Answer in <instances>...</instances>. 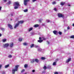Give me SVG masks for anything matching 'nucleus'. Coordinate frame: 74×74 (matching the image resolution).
Masks as SVG:
<instances>
[{
	"mask_svg": "<svg viewBox=\"0 0 74 74\" xmlns=\"http://www.w3.org/2000/svg\"><path fill=\"white\" fill-rule=\"evenodd\" d=\"M30 1V0H24V4L25 5H27V2Z\"/></svg>",
	"mask_w": 74,
	"mask_h": 74,
	"instance_id": "4",
	"label": "nucleus"
},
{
	"mask_svg": "<svg viewBox=\"0 0 74 74\" xmlns=\"http://www.w3.org/2000/svg\"><path fill=\"white\" fill-rule=\"evenodd\" d=\"M56 62H54L53 63V65L54 66H56Z\"/></svg>",
	"mask_w": 74,
	"mask_h": 74,
	"instance_id": "18",
	"label": "nucleus"
},
{
	"mask_svg": "<svg viewBox=\"0 0 74 74\" xmlns=\"http://www.w3.org/2000/svg\"><path fill=\"white\" fill-rule=\"evenodd\" d=\"M36 0H33L32 1L33 2H34V1H36Z\"/></svg>",
	"mask_w": 74,
	"mask_h": 74,
	"instance_id": "46",
	"label": "nucleus"
},
{
	"mask_svg": "<svg viewBox=\"0 0 74 74\" xmlns=\"http://www.w3.org/2000/svg\"><path fill=\"white\" fill-rule=\"evenodd\" d=\"M71 60V58H69L68 59V60H67L66 61V63H68V62H70V61Z\"/></svg>",
	"mask_w": 74,
	"mask_h": 74,
	"instance_id": "12",
	"label": "nucleus"
},
{
	"mask_svg": "<svg viewBox=\"0 0 74 74\" xmlns=\"http://www.w3.org/2000/svg\"><path fill=\"white\" fill-rule=\"evenodd\" d=\"M25 71V69H23V70H22V71H21V72L22 73H23V72H24V71Z\"/></svg>",
	"mask_w": 74,
	"mask_h": 74,
	"instance_id": "28",
	"label": "nucleus"
},
{
	"mask_svg": "<svg viewBox=\"0 0 74 74\" xmlns=\"http://www.w3.org/2000/svg\"><path fill=\"white\" fill-rule=\"evenodd\" d=\"M71 38H74V35H72L70 37Z\"/></svg>",
	"mask_w": 74,
	"mask_h": 74,
	"instance_id": "22",
	"label": "nucleus"
},
{
	"mask_svg": "<svg viewBox=\"0 0 74 74\" xmlns=\"http://www.w3.org/2000/svg\"><path fill=\"white\" fill-rule=\"evenodd\" d=\"M8 58H12V56L11 55H10L8 56Z\"/></svg>",
	"mask_w": 74,
	"mask_h": 74,
	"instance_id": "32",
	"label": "nucleus"
},
{
	"mask_svg": "<svg viewBox=\"0 0 74 74\" xmlns=\"http://www.w3.org/2000/svg\"><path fill=\"white\" fill-rule=\"evenodd\" d=\"M57 32H58V31H56V30H54L53 31V33H54V34H55V35H57Z\"/></svg>",
	"mask_w": 74,
	"mask_h": 74,
	"instance_id": "11",
	"label": "nucleus"
},
{
	"mask_svg": "<svg viewBox=\"0 0 74 74\" xmlns=\"http://www.w3.org/2000/svg\"><path fill=\"white\" fill-rule=\"evenodd\" d=\"M68 6H71V5H69Z\"/></svg>",
	"mask_w": 74,
	"mask_h": 74,
	"instance_id": "52",
	"label": "nucleus"
},
{
	"mask_svg": "<svg viewBox=\"0 0 74 74\" xmlns=\"http://www.w3.org/2000/svg\"><path fill=\"white\" fill-rule=\"evenodd\" d=\"M67 28L68 30H69L70 29V27L69 26Z\"/></svg>",
	"mask_w": 74,
	"mask_h": 74,
	"instance_id": "40",
	"label": "nucleus"
},
{
	"mask_svg": "<svg viewBox=\"0 0 74 74\" xmlns=\"http://www.w3.org/2000/svg\"><path fill=\"white\" fill-rule=\"evenodd\" d=\"M5 29L4 28H1V30H5Z\"/></svg>",
	"mask_w": 74,
	"mask_h": 74,
	"instance_id": "35",
	"label": "nucleus"
},
{
	"mask_svg": "<svg viewBox=\"0 0 74 74\" xmlns=\"http://www.w3.org/2000/svg\"><path fill=\"white\" fill-rule=\"evenodd\" d=\"M1 10V7H0V11Z\"/></svg>",
	"mask_w": 74,
	"mask_h": 74,
	"instance_id": "49",
	"label": "nucleus"
},
{
	"mask_svg": "<svg viewBox=\"0 0 74 74\" xmlns=\"http://www.w3.org/2000/svg\"><path fill=\"white\" fill-rule=\"evenodd\" d=\"M54 11H57V10L56 9V8H54Z\"/></svg>",
	"mask_w": 74,
	"mask_h": 74,
	"instance_id": "34",
	"label": "nucleus"
},
{
	"mask_svg": "<svg viewBox=\"0 0 74 74\" xmlns=\"http://www.w3.org/2000/svg\"><path fill=\"white\" fill-rule=\"evenodd\" d=\"M33 30V28L32 27H31L30 28H29L28 31L29 32H30L31 30Z\"/></svg>",
	"mask_w": 74,
	"mask_h": 74,
	"instance_id": "17",
	"label": "nucleus"
},
{
	"mask_svg": "<svg viewBox=\"0 0 74 74\" xmlns=\"http://www.w3.org/2000/svg\"><path fill=\"white\" fill-rule=\"evenodd\" d=\"M27 9H26L24 10V12H27Z\"/></svg>",
	"mask_w": 74,
	"mask_h": 74,
	"instance_id": "36",
	"label": "nucleus"
},
{
	"mask_svg": "<svg viewBox=\"0 0 74 74\" xmlns=\"http://www.w3.org/2000/svg\"><path fill=\"white\" fill-rule=\"evenodd\" d=\"M14 6H18V7H20V6H21V5L19 4V2L17 1L14 2Z\"/></svg>",
	"mask_w": 74,
	"mask_h": 74,
	"instance_id": "2",
	"label": "nucleus"
},
{
	"mask_svg": "<svg viewBox=\"0 0 74 74\" xmlns=\"http://www.w3.org/2000/svg\"><path fill=\"white\" fill-rule=\"evenodd\" d=\"M43 69L44 70H46V69H48V68H47L46 66H44V67H43Z\"/></svg>",
	"mask_w": 74,
	"mask_h": 74,
	"instance_id": "20",
	"label": "nucleus"
},
{
	"mask_svg": "<svg viewBox=\"0 0 74 74\" xmlns=\"http://www.w3.org/2000/svg\"><path fill=\"white\" fill-rule=\"evenodd\" d=\"M14 45V43L12 42L10 44V47L11 48H12L13 46Z\"/></svg>",
	"mask_w": 74,
	"mask_h": 74,
	"instance_id": "10",
	"label": "nucleus"
},
{
	"mask_svg": "<svg viewBox=\"0 0 74 74\" xmlns=\"http://www.w3.org/2000/svg\"><path fill=\"white\" fill-rule=\"evenodd\" d=\"M8 4H11V1H9L8 3Z\"/></svg>",
	"mask_w": 74,
	"mask_h": 74,
	"instance_id": "39",
	"label": "nucleus"
},
{
	"mask_svg": "<svg viewBox=\"0 0 74 74\" xmlns=\"http://www.w3.org/2000/svg\"><path fill=\"white\" fill-rule=\"evenodd\" d=\"M19 67V65H16L15 66V69H13L12 70V73L13 74H15V71H18V67Z\"/></svg>",
	"mask_w": 74,
	"mask_h": 74,
	"instance_id": "1",
	"label": "nucleus"
},
{
	"mask_svg": "<svg viewBox=\"0 0 74 74\" xmlns=\"http://www.w3.org/2000/svg\"><path fill=\"white\" fill-rule=\"evenodd\" d=\"M9 46V44L8 43H6L4 45H3V47L4 48H7V47H8Z\"/></svg>",
	"mask_w": 74,
	"mask_h": 74,
	"instance_id": "5",
	"label": "nucleus"
},
{
	"mask_svg": "<svg viewBox=\"0 0 74 74\" xmlns=\"http://www.w3.org/2000/svg\"><path fill=\"white\" fill-rule=\"evenodd\" d=\"M58 0L59 1V0Z\"/></svg>",
	"mask_w": 74,
	"mask_h": 74,
	"instance_id": "54",
	"label": "nucleus"
},
{
	"mask_svg": "<svg viewBox=\"0 0 74 74\" xmlns=\"http://www.w3.org/2000/svg\"><path fill=\"white\" fill-rule=\"evenodd\" d=\"M7 1V0H3V1L5 2H6Z\"/></svg>",
	"mask_w": 74,
	"mask_h": 74,
	"instance_id": "41",
	"label": "nucleus"
},
{
	"mask_svg": "<svg viewBox=\"0 0 74 74\" xmlns=\"http://www.w3.org/2000/svg\"><path fill=\"white\" fill-rule=\"evenodd\" d=\"M34 62H35V60H33L31 61V63H34Z\"/></svg>",
	"mask_w": 74,
	"mask_h": 74,
	"instance_id": "30",
	"label": "nucleus"
},
{
	"mask_svg": "<svg viewBox=\"0 0 74 74\" xmlns=\"http://www.w3.org/2000/svg\"><path fill=\"white\" fill-rule=\"evenodd\" d=\"M5 72H2V74H5Z\"/></svg>",
	"mask_w": 74,
	"mask_h": 74,
	"instance_id": "42",
	"label": "nucleus"
},
{
	"mask_svg": "<svg viewBox=\"0 0 74 74\" xmlns=\"http://www.w3.org/2000/svg\"><path fill=\"white\" fill-rule=\"evenodd\" d=\"M42 39V38H41V37H40L39 38V40H41Z\"/></svg>",
	"mask_w": 74,
	"mask_h": 74,
	"instance_id": "38",
	"label": "nucleus"
},
{
	"mask_svg": "<svg viewBox=\"0 0 74 74\" xmlns=\"http://www.w3.org/2000/svg\"><path fill=\"white\" fill-rule=\"evenodd\" d=\"M46 59V58H45V57H41V59H42V60H45Z\"/></svg>",
	"mask_w": 74,
	"mask_h": 74,
	"instance_id": "19",
	"label": "nucleus"
},
{
	"mask_svg": "<svg viewBox=\"0 0 74 74\" xmlns=\"http://www.w3.org/2000/svg\"><path fill=\"white\" fill-rule=\"evenodd\" d=\"M1 34H0V37H1Z\"/></svg>",
	"mask_w": 74,
	"mask_h": 74,
	"instance_id": "51",
	"label": "nucleus"
},
{
	"mask_svg": "<svg viewBox=\"0 0 74 74\" xmlns=\"http://www.w3.org/2000/svg\"><path fill=\"white\" fill-rule=\"evenodd\" d=\"M1 67H2V65H0V69L1 68Z\"/></svg>",
	"mask_w": 74,
	"mask_h": 74,
	"instance_id": "45",
	"label": "nucleus"
},
{
	"mask_svg": "<svg viewBox=\"0 0 74 74\" xmlns=\"http://www.w3.org/2000/svg\"><path fill=\"white\" fill-rule=\"evenodd\" d=\"M35 48H38V45H36L35 46Z\"/></svg>",
	"mask_w": 74,
	"mask_h": 74,
	"instance_id": "44",
	"label": "nucleus"
},
{
	"mask_svg": "<svg viewBox=\"0 0 74 74\" xmlns=\"http://www.w3.org/2000/svg\"><path fill=\"white\" fill-rule=\"evenodd\" d=\"M8 27H9L10 29H13L12 26L10 24H8Z\"/></svg>",
	"mask_w": 74,
	"mask_h": 74,
	"instance_id": "7",
	"label": "nucleus"
},
{
	"mask_svg": "<svg viewBox=\"0 0 74 74\" xmlns=\"http://www.w3.org/2000/svg\"><path fill=\"white\" fill-rule=\"evenodd\" d=\"M47 43L48 44H50V43L49 42V41H47Z\"/></svg>",
	"mask_w": 74,
	"mask_h": 74,
	"instance_id": "48",
	"label": "nucleus"
},
{
	"mask_svg": "<svg viewBox=\"0 0 74 74\" xmlns=\"http://www.w3.org/2000/svg\"><path fill=\"white\" fill-rule=\"evenodd\" d=\"M38 26H39V25L38 24H36L34 25V27H38Z\"/></svg>",
	"mask_w": 74,
	"mask_h": 74,
	"instance_id": "14",
	"label": "nucleus"
},
{
	"mask_svg": "<svg viewBox=\"0 0 74 74\" xmlns=\"http://www.w3.org/2000/svg\"><path fill=\"white\" fill-rule=\"evenodd\" d=\"M38 42H40V43L41 42H42V41H43V40H38Z\"/></svg>",
	"mask_w": 74,
	"mask_h": 74,
	"instance_id": "16",
	"label": "nucleus"
},
{
	"mask_svg": "<svg viewBox=\"0 0 74 74\" xmlns=\"http://www.w3.org/2000/svg\"><path fill=\"white\" fill-rule=\"evenodd\" d=\"M3 42H5L6 41V39H4L3 40Z\"/></svg>",
	"mask_w": 74,
	"mask_h": 74,
	"instance_id": "29",
	"label": "nucleus"
},
{
	"mask_svg": "<svg viewBox=\"0 0 74 74\" xmlns=\"http://www.w3.org/2000/svg\"><path fill=\"white\" fill-rule=\"evenodd\" d=\"M22 40H23V39L21 38H19L18 39V40L19 41L21 42L22 41Z\"/></svg>",
	"mask_w": 74,
	"mask_h": 74,
	"instance_id": "23",
	"label": "nucleus"
},
{
	"mask_svg": "<svg viewBox=\"0 0 74 74\" xmlns=\"http://www.w3.org/2000/svg\"><path fill=\"white\" fill-rule=\"evenodd\" d=\"M32 72H33V73H34V72H35V70H32Z\"/></svg>",
	"mask_w": 74,
	"mask_h": 74,
	"instance_id": "43",
	"label": "nucleus"
},
{
	"mask_svg": "<svg viewBox=\"0 0 74 74\" xmlns=\"http://www.w3.org/2000/svg\"><path fill=\"white\" fill-rule=\"evenodd\" d=\"M35 62H36V63H38L39 62V60L37 59H35Z\"/></svg>",
	"mask_w": 74,
	"mask_h": 74,
	"instance_id": "13",
	"label": "nucleus"
},
{
	"mask_svg": "<svg viewBox=\"0 0 74 74\" xmlns=\"http://www.w3.org/2000/svg\"><path fill=\"white\" fill-rule=\"evenodd\" d=\"M65 3H66L65 2H61L60 3V5H61L63 6V5H64Z\"/></svg>",
	"mask_w": 74,
	"mask_h": 74,
	"instance_id": "9",
	"label": "nucleus"
},
{
	"mask_svg": "<svg viewBox=\"0 0 74 74\" xmlns=\"http://www.w3.org/2000/svg\"><path fill=\"white\" fill-rule=\"evenodd\" d=\"M23 45H27V43L25 42L23 43Z\"/></svg>",
	"mask_w": 74,
	"mask_h": 74,
	"instance_id": "27",
	"label": "nucleus"
},
{
	"mask_svg": "<svg viewBox=\"0 0 74 74\" xmlns=\"http://www.w3.org/2000/svg\"><path fill=\"white\" fill-rule=\"evenodd\" d=\"M42 38L43 40H46V38H44V37H42Z\"/></svg>",
	"mask_w": 74,
	"mask_h": 74,
	"instance_id": "31",
	"label": "nucleus"
},
{
	"mask_svg": "<svg viewBox=\"0 0 74 74\" xmlns=\"http://www.w3.org/2000/svg\"><path fill=\"white\" fill-rule=\"evenodd\" d=\"M19 24L18 23H16L14 27V29H16L19 26Z\"/></svg>",
	"mask_w": 74,
	"mask_h": 74,
	"instance_id": "6",
	"label": "nucleus"
},
{
	"mask_svg": "<svg viewBox=\"0 0 74 74\" xmlns=\"http://www.w3.org/2000/svg\"><path fill=\"white\" fill-rule=\"evenodd\" d=\"M58 33V34H60V35H62V32H59Z\"/></svg>",
	"mask_w": 74,
	"mask_h": 74,
	"instance_id": "25",
	"label": "nucleus"
},
{
	"mask_svg": "<svg viewBox=\"0 0 74 74\" xmlns=\"http://www.w3.org/2000/svg\"><path fill=\"white\" fill-rule=\"evenodd\" d=\"M34 44H32L31 45V46H30V48H33L34 47Z\"/></svg>",
	"mask_w": 74,
	"mask_h": 74,
	"instance_id": "24",
	"label": "nucleus"
},
{
	"mask_svg": "<svg viewBox=\"0 0 74 74\" xmlns=\"http://www.w3.org/2000/svg\"><path fill=\"white\" fill-rule=\"evenodd\" d=\"M11 16H13V14H11Z\"/></svg>",
	"mask_w": 74,
	"mask_h": 74,
	"instance_id": "53",
	"label": "nucleus"
},
{
	"mask_svg": "<svg viewBox=\"0 0 74 74\" xmlns=\"http://www.w3.org/2000/svg\"><path fill=\"white\" fill-rule=\"evenodd\" d=\"M47 22H50V20H47Z\"/></svg>",
	"mask_w": 74,
	"mask_h": 74,
	"instance_id": "47",
	"label": "nucleus"
},
{
	"mask_svg": "<svg viewBox=\"0 0 74 74\" xmlns=\"http://www.w3.org/2000/svg\"><path fill=\"white\" fill-rule=\"evenodd\" d=\"M54 74H58L59 73L58 72H56L54 73Z\"/></svg>",
	"mask_w": 74,
	"mask_h": 74,
	"instance_id": "33",
	"label": "nucleus"
},
{
	"mask_svg": "<svg viewBox=\"0 0 74 74\" xmlns=\"http://www.w3.org/2000/svg\"><path fill=\"white\" fill-rule=\"evenodd\" d=\"M28 66L27 64H25L24 65V67H25V68H27Z\"/></svg>",
	"mask_w": 74,
	"mask_h": 74,
	"instance_id": "21",
	"label": "nucleus"
},
{
	"mask_svg": "<svg viewBox=\"0 0 74 74\" xmlns=\"http://www.w3.org/2000/svg\"><path fill=\"white\" fill-rule=\"evenodd\" d=\"M59 18H64V15H62V14L58 13L57 14Z\"/></svg>",
	"mask_w": 74,
	"mask_h": 74,
	"instance_id": "3",
	"label": "nucleus"
},
{
	"mask_svg": "<svg viewBox=\"0 0 74 74\" xmlns=\"http://www.w3.org/2000/svg\"><path fill=\"white\" fill-rule=\"evenodd\" d=\"M23 22H24V21H20L18 22V23L19 25V24H20V23L21 24H22V23H23Z\"/></svg>",
	"mask_w": 74,
	"mask_h": 74,
	"instance_id": "8",
	"label": "nucleus"
},
{
	"mask_svg": "<svg viewBox=\"0 0 74 74\" xmlns=\"http://www.w3.org/2000/svg\"><path fill=\"white\" fill-rule=\"evenodd\" d=\"M53 4H56V2L54 1L52 3Z\"/></svg>",
	"mask_w": 74,
	"mask_h": 74,
	"instance_id": "37",
	"label": "nucleus"
},
{
	"mask_svg": "<svg viewBox=\"0 0 74 74\" xmlns=\"http://www.w3.org/2000/svg\"><path fill=\"white\" fill-rule=\"evenodd\" d=\"M9 66V64H8V65H5V68H7Z\"/></svg>",
	"mask_w": 74,
	"mask_h": 74,
	"instance_id": "26",
	"label": "nucleus"
},
{
	"mask_svg": "<svg viewBox=\"0 0 74 74\" xmlns=\"http://www.w3.org/2000/svg\"><path fill=\"white\" fill-rule=\"evenodd\" d=\"M56 60L57 61H58V60H58V59H56Z\"/></svg>",
	"mask_w": 74,
	"mask_h": 74,
	"instance_id": "50",
	"label": "nucleus"
},
{
	"mask_svg": "<svg viewBox=\"0 0 74 74\" xmlns=\"http://www.w3.org/2000/svg\"><path fill=\"white\" fill-rule=\"evenodd\" d=\"M18 6H15L14 7V8L16 10V9H18Z\"/></svg>",
	"mask_w": 74,
	"mask_h": 74,
	"instance_id": "15",
	"label": "nucleus"
}]
</instances>
